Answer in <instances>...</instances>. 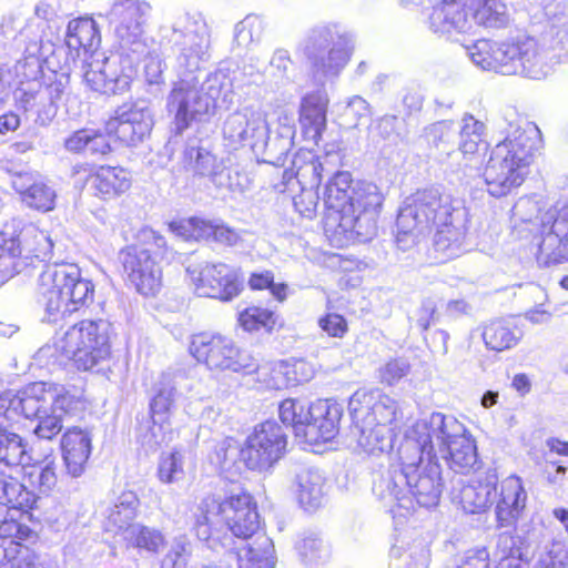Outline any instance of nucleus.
Here are the masks:
<instances>
[{
    "label": "nucleus",
    "mask_w": 568,
    "mask_h": 568,
    "mask_svg": "<svg viewBox=\"0 0 568 568\" xmlns=\"http://www.w3.org/2000/svg\"><path fill=\"white\" fill-rule=\"evenodd\" d=\"M212 184L222 192L231 194H242L248 184L247 176L241 173L237 169L226 166L224 163L212 175Z\"/></svg>",
    "instance_id": "nucleus-55"
},
{
    "label": "nucleus",
    "mask_w": 568,
    "mask_h": 568,
    "mask_svg": "<svg viewBox=\"0 0 568 568\" xmlns=\"http://www.w3.org/2000/svg\"><path fill=\"white\" fill-rule=\"evenodd\" d=\"M534 568H568V551L561 544H552L539 555Z\"/></svg>",
    "instance_id": "nucleus-63"
},
{
    "label": "nucleus",
    "mask_w": 568,
    "mask_h": 568,
    "mask_svg": "<svg viewBox=\"0 0 568 568\" xmlns=\"http://www.w3.org/2000/svg\"><path fill=\"white\" fill-rule=\"evenodd\" d=\"M469 214L465 201L437 189L417 191L406 200L396 220V242L400 250L413 246L417 237L436 229L434 248L446 258L465 250Z\"/></svg>",
    "instance_id": "nucleus-2"
},
{
    "label": "nucleus",
    "mask_w": 568,
    "mask_h": 568,
    "mask_svg": "<svg viewBox=\"0 0 568 568\" xmlns=\"http://www.w3.org/2000/svg\"><path fill=\"white\" fill-rule=\"evenodd\" d=\"M154 124L151 104L136 100L121 104L105 122L109 136H115L123 145L135 146L149 136Z\"/></svg>",
    "instance_id": "nucleus-21"
},
{
    "label": "nucleus",
    "mask_w": 568,
    "mask_h": 568,
    "mask_svg": "<svg viewBox=\"0 0 568 568\" xmlns=\"http://www.w3.org/2000/svg\"><path fill=\"white\" fill-rule=\"evenodd\" d=\"M190 353L211 369L250 373L257 368L255 358L248 352L237 348L231 338L222 335H194L190 343Z\"/></svg>",
    "instance_id": "nucleus-16"
},
{
    "label": "nucleus",
    "mask_w": 568,
    "mask_h": 568,
    "mask_svg": "<svg viewBox=\"0 0 568 568\" xmlns=\"http://www.w3.org/2000/svg\"><path fill=\"white\" fill-rule=\"evenodd\" d=\"M29 479L32 486L37 487L42 494H48L57 485L55 468L52 463L42 467L34 468L29 473Z\"/></svg>",
    "instance_id": "nucleus-62"
},
{
    "label": "nucleus",
    "mask_w": 568,
    "mask_h": 568,
    "mask_svg": "<svg viewBox=\"0 0 568 568\" xmlns=\"http://www.w3.org/2000/svg\"><path fill=\"white\" fill-rule=\"evenodd\" d=\"M281 422L293 428L295 437L306 443L308 406L302 400L286 398L278 406Z\"/></svg>",
    "instance_id": "nucleus-44"
},
{
    "label": "nucleus",
    "mask_w": 568,
    "mask_h": 568,
    "mask_svg": "<svg viewBox=\"0 0 568 568\" xmlns=\"http://www.w3.org/2000/svg\"><path fill=\"white\" fill-rule=\"evenodd\" d=\"M149 3L139 0H115L109 12L119 44V52L138 63L149 52L144 26L150 13Z\"/></svg>",
    "instance_id": "nucleus-15"
},
{
    "label": "nucleus",
    "mask_w": 568,
    "mask_h": 568,
    "mask_svg": "<svg viewBox=\"0 0 568 568\" xmlns=\"http://www.w3.org/2000/svg\"><path fill=\"white\" fill-rule=\"evenodd\" d=\"M158 477L163 484H172L183 479V455L180 452L162 454L158 466Z\"/></svg>",
    "instance_id": "nucleus-58"
},
{
    "label": "nucleus",
    "mask_w": 568,
    "mask_h": 568,
    "mask_svg": "<svg viewBox=\"0 0 568 568\" xmlns=\"http://www.w3.org/2000/svg\"><path fill=\"white\" fill-rule=\"evenodd\" d=\"M425 442L412 429L398 448L400 467H390L373 481V494L389 511L414 510L415 504L432 508L439 503L444 481L435 455L427 456Z\"/></svg>",
    "instance_id": "nucleus-3"
},
{
    "label": "nucleus",
    "mask_w": 568,
    "mask_h": 568,
    "mask_svg": "<svg viewBox=\"0 0 568 568\" xmlns=\"http://www.w3.org/2000/svg\"><path fill=\"white\" fill-rule=\"evenodd\" d=\"M348 409L353 436L363 452L377 456L393 449L390 425L402 416L395 399L379 389H358L351 396Z\"/></svg>",
    "instance_id": "nucleus-5"
},
{
    "label": "nucleus",
    "mask_w": 568,
    "mask_h": 568,
    "mask_svg": "<svg viewBox=\"0 0 568 568\" xmlns=\"http://www.w3.org/2000/svg\"><path fill=\"white\" fill-rule=\"evenodd\" d=\"M343 406L333 399H320L308 405L306 443L316 445L333 439L338 433Z\"/></svg>",
    "instance_id": "nucleus-25"
},
{
    "label": "nucleus",
    "mask_w": 568,
    "mask_h": 568,
    "mask_svg": "<svg viewBox=\"0 0 568 568\" xmlns=\"http://www.w3.org/2000/svg\"><path fill=\"white\" fill-rule=\"evenodd\" d=\"M170 42L176 51L175 68L180 80L166 105L174 114L176 132L182 133L192 122L213 113L196 87V74L212 58V28L201 12H181L171 24Z\"/></svg>",
    "instance_id": "nucleus-1"
},
{
    "label": "nucleus",
    "mask_w": 568,
    "mask_h": 568,
    "mask_svg": "<svg viewBox=\"0 0 568 568\" xmlns=\"http://www.w3.org/2000/svg\"><path fill=\"white\" fill-rule=\"evenodd\" d=\"M329 99L325 90L305 94L300 104V124L306 140L318 143L327 124Z\"/></svg>",
    "instance_id": "nucleus-27"
},
{
    "label": "nucleus",
    "mask_w": 568,
    "mask_h": 568,
    "mask_svg": "<svg viewBox=\"0 0 568 568\" xmlns=\"http://www.w3.org/2000/svg\"><path fill=\"white\" fill-rule=\"evenodd\" d=\"M165 239L152 229H142L139 243L120 251L123 272L136 291L145 296L154 295L162 285V267L152 247H165Z\"/></svg>",
    "instance_id": "nucleus-13"
},
{
    "label": "nucleus",
    "mask_w": 568,
    "mask_h": 568,
    "mask_svg": "<svg viewBox=\"0 0 568 568\" xmlns=\"http://www.w3.org/2000/svg\"><path fill=\"white\" fill-rule=\"evenodd\" d=\"M239 322L247 332L258 331L260 328L270 331L275 324V316L267 308L251 306L240 313Z\"/></svg>",
    "instance_id": "nucleus-57"
},
{
    "label": "nucleus",
    "mask_w": 568,
    "mask_h": 568,
    "mask_svg": "<svg viewBox=\"0 0 568 568\" xmlns=\"http://www.w3.org/2000/svg\"><path fill=\"white\" fill-rule=\"evenodd\" d=\"M13 424L0 418V469L18 471L27 456L22 438L8 427Z\"/></svg>",
    "instance_id": "nucleus-40"
},
{
    "label": "nucleus",
    "mask_w": 568,
    "mask_h": 568,
    "mask_svg": "<svg viewBox=\"0 0 568 568\" xmlns=\"http://www.w3.org/2000/svg\"><path fill=\"white\" fill-rule=\"evenodd\" d=\"M12 187L28 206L50 211L54 206L55 192L31 173H19L12 178Z\"/></svg>",
    "instance_id": "nucleus-31"
},
{
    "label": "nucleus",
    "mask_w": 568,
    "mask_h": 568,
    "mask_svg": "<svg viewBox=\"0 0 568 568\" xmlns=\"http://www.w3.org/2000/svg\"><path fill=\"white\" fill-rule=\"evenodd\" d=\"M459 130V146L456 153L475 154L479 145L484 143L483 134L485 124L476 120L473 115L466 114Z\"/></svg>",
    "instance_id": "nucleus-52"
},
{
    "label": "nucleus",
    "mask_w": 568,
    "mask_h": 568,
    "mask_svg": "<svg viewBox=\"0 0 568 568\" xmlns=\"http://www.w3.org/2000/svg\"><path fill=\"white\" fill-rule=\"evenodd\" d=\"M124 540L129 546L148 554H158L165 544L162 531L142 524L131 526L124 535Z\"/></svg>",
    "instance_id": "nucleus-45"
},
{
    "label": "nucleus",
    "mask_w": 568,
    "mask_h": 568,
    "mask_svg": "<svg viewBox=\"0 0 568 568\" xmlns=\"http://www.w3.org/2000/svg\"><path fill=\"white\" fill-rule=\"evenodd\" d=\"M355 33L339 22H322L306 33L301 50L315 81L337 78L355 49Z\"/></svg>",
    "instance_id": "nucleus-10"
},
{
    "label": "nucleus",
    "mask_w": 568,
    "mask_h": 568,
    "mask_svg": "<svg viewBox=\"0 0 568 568\" xmlns=\"http://www.w3.org/2000/svg\"><path fill=\"white\" fill-rule=\"evenodd\" d=\"M324 481L317 469H302L296 475L297 498L305 510L312 511L321 506L324 498Z\"/></svg>",
    "instance_id": "nucleus-41"
},
{
    "label": "nucleus",
    "mask_w": 568,
    "mask_h": 568,
    "mask_svg": "<svg viewBox=\"0 0 568 568\" xmlns=\"http://www.w3.org/2000/svg\"><path fill=\"white\" fill-rule=\"evenodd\" d=\"M206 221L199 217L181 219L169 224L170 231L176 236L190 241L206 236Z\"/></svg>",
    "instance_id": "nucleus-60"
},
{
    "label": "nucleus",
    "mask_w": 568,
    "mask_h": 568,
    "mask_svg": "<svg viewBox=\"0 0 568 568\" xmlns=\"http://www.w3.org/2000/svg\"><path fill=\"white\" fill-rule=\"evenodd\" d=\"M260 528L256 505L247 493L222 499L209 495L193 511V530L213 551H232L240 541L251 538Z\"/></svg>",
    "instance_id": "nucleus-4"
},
{
    "label": "nucleus",
    "mask_w": 568,
    "mask_h": 568,
    "mask_svg": "<svg viewBox=\"0 0 568 568\" xmlns=\"http://www.w3.org/2000/svg\"><path fill=\"white\" fill-rule=\"evenodd\" d=\"M527 493L518 476H509L500 484V495L496 505V519L500 527L515 526L526 508Z\"/></svg>",
    "instance_id": "nucleus-30"
},
{
    "label": "nucleus",
    "mask_w": 568,
    "mask_h": 568,
    "mask_svg": "<svg viewBox=\"0 0 568 568\" xmlns=\"http://www.w3.org/2000/svg\"><path fill=\"white\" fill-rule=\"evenodd\" d=\"M275 129H271L263 112L243 108L231 113L223 125V136L233 146L246 144L253 150L286 154L296 134L295 115L292 110L278 109Z\"/></svg>",
    "instance_id": "nucleus-7"
},
{
    "label": "nucleus",
    "mask_w": 568,
    "mask_h": 568,
    "mask_svg": "<svg viewBox=\"0 0 568 568\" xmlns=\"http://www.w3.org/2000/svg\"><path fill=\"white\" fill-rule=\"evenodd\" d=\"M296 549L302 561L310 566H320L329 559L328 545L318 536L311 534L301 539Z\"/></svg>",
    "instance_id": "nucleus-51"
},
{
    "label": "nucleus",
    "mask_w": 568,
    "mask_h": 568,
    "mask_svg": "<svg viewBox=\"0 0 568 568\" xmlns=\"http://www.w3.org/2000/svg\"><path fill=\"white\" fill-rule=\"evenodd\" d=\"M176 397V387L170 374H162L154 387V395L150 402L152 427L150 428L152 443L150 446H160L168 439L171 430L169 423L170 412Z\"/></svg>",
    "instance_id": "nucleus-24"
},
{
    "label": "nucleus",
    "mask_w": 568,
    "mask_h": 568,
    "mask_svg": "<svg viewBox=\"0 0 568 568\" xmlns=\"http://www.w3.org/2000/svg\"><path fill=\"white\" fill-rule=\"evenodd\" d=\"M264 30V20L258 16L248 14L236 23L234 28V42L241 48L248 49L262 40Z\"/></svg>",
    "instance_id": "nucleus-53"
},
{
    "label": "nucleus",
    "mask_w": 568,
    "mask_h": 568,
    "mask_svg": "<svg viewBox=\"0 0 568 568\" xmlns=\"http://www.w3.org/2000/svg\"><path fill=\"white\" fill-rule=\"evenodd\" d=\"M483 339L488 348L503 352L517 345L520 336L504 321H494L484 328Z\"/></svg>",
    "instance_id": "nucleus-48"
},
{
    "label": "nucleus",
    "mask_w": 568,
    "mask_h": 568,
    "mask_svg": "<svg viewBox=\"0 0 568 568\" xmlns=\"http://www.w3.org/2000/svg\"><path fill=\"white\" fill-rule=\"evenodd\" d=\"M140 500L132 490L122 491L106 510L104 528L108 531L125 535L133 526Z\"/></svg>",
    "instance_id": "nucleus-35"
},
{
    "label": "nucleus",
    "mask_w": 568,
    "mask_h": 568,
    "mask_svg": "<svg viewBox=\"0 0 568 568\" xmlns=\"http://www.w3.org/2000/svg\"><path fill=\"white\" fill-rule=\"evenodd\" d=\"M9 236L14 240V246L19 247L18 254L26 267H36L34 262L42 263L51 258L53 242L47 232L36 225H24L18 233L9 231Z\"/></svg>",
    "instance_id": "nucleus-29"
},
{
    "label": "nucleus",
    "mask_w": 568,
    "mask_h": 568,
    "mask_svg": "<svg viewBox=\"0 0 568 568\" xmlns=\"http://www.w3.org/2000/svg\"><path fill=\"white\" fill-rule=\"evenodd\" d=\"M193 554V544L186 535L174 537L160 561V568H186Z\"/></svg>",
    "instance_id": "nucleus-50"
},
{
    "label": "nucleus",
    "mask_w": 568,
    "mask_h": 568,
    "mask_svg": "<svg viewBox=\"0 0 568 568\" xmlns=\"http://www.w3.org/2000/svg\"><path fill=\"white\" fill-rule=\"evenodd\" d=\"M83 65V80L87 85L102 94H120L130 89L136 75L138 62L123 53L116 52L109 57L93 59Z\"/></svg>",
    "instance_id": "nucleus-18"
},
{
    "label": "nucleus",
    "mask_w": 568,
    "mask_h": 568,
    "mask_svg": "<svg viewBox=\"0 0 568 568\" xmlns=\"http://www.w3.org/2000/svg\"><path fill=\"white\" fill-rule=\"evenodd\" d=\"M18 251L14 240L9 236V226H6V230L0 233V287L26 268Z\"/></svg>",
    "instance_id": "nucleus-46"
},
{
    "label": "nucleus",
    "mask_w": 568,
    "mask_h": 568,
    "mask_svg": "<svg viewBox=\"0 0 568 568\" xmlns=\"http://www.w3.org/2000/svg\"><path fill=\"white\" fill-rule=\"evenodd\" d=\"M110 329L105 320H83L69 327L54 345L78 369L90 371L110 356Z\"/></svg>",
    "instance_id": "nucleus-12"
},
{
    "label": "nucleus",
    "mask_w": 568,
    "mask_h": 568,
    "mask_svg": "<svg viewBox=\"0 0 568 568\" xmlns=\"http://www.w3.org/2000/svg\"><path fill=\"white\" fill-rule=\"evenodd\" d=\"M287 436L275 420L256 425L246 437L242 448V458L251 470L267 471L286 453Z\"/></svg>",
    "instance_id": "nucleus-19"
},
{
    "label": "nucleus",
    "mask_w": 568,
    "mask_h": 568,
    "mask_svg": "<svg viewBox=\"0 0 568 568\" xmlns=\"http://www.w3.org/2000/svg\"><path fill=\"white\" fill-rule=\"evenodd\" d=\"M203 99L214 111L216 100L223 97L224 100L232 93L233 82L227 71L219 69L206 75L205 80L197 88Z\"/></svg>",
    "instance_id": "nucleus-47"
},
{
    "label": "nucleus",
    "mask_w": 568,
    "mask_h": 568,
    "mask_svg": "<svg viewBox=\"0 0 568 568\" xmlns=\"http://www.w3.org/2000/svg\"><path fill=\"white\" fill-rule=\"evenodd\" d=\"M293 62L286 50H276L270 61L267 73L275 79L276 83H284L290 80V69Z\"/></svg>",
    "instance_id": "nucleus-64"
},
{
    "label": "nucleus",
    "mask_w": 568,
    "mask_h": 568,
    "mask_svg": "<svg viewBox=\"0 0 568 568\" xmlns=\"http://www.w3.org/2000/svg\"><path fill=\"white\" fill-rule=\"evenodd\" d=\"M390 568H427L428 550L424 545L407 550L395 546L390 550Z\"/></svg>",
    "instance_id": "nucleus-56"
},
{
    "label": "nucleus",
    "mask_w": 568,
    "mask_h": 568,
    "mask_svg": "<svg viewBox=\"0 0 568 568\" xmlns=\"http://www.w3.org/2000/svg\"><path fill=\"white\" fill-rule=\"evenodd\" d=\"M33 422H37L32 433L39 439L51 440L63 428L62 416L53 409L39 415Z\"/></svg>",
    "instance_id": "nucleus-59"
},
{
    "label": "nucleus",
    "mask_w": 568,
    "mask_h": 568,
    "mask_svg": "<svg viewBox=\"0 0 568 568\" xmlns=\"http://www.w3.org/2000/svg\"><path fill=\"white\" fill-rule=\"evenodd\" d=\"M428 27L437 34L467 33L473 29V20L464 0H443L435 6L428 18Z\"/></svg>",
    "instance_id": "nucleus-28"
},
{
    "label": "nucleus",
    "mask_w": 568,
    "mask_h": 568,
    "mask_svg": "<svg viewBox=\"0 0 568 568\" xmlns=\"http://www.w3.org/2000/svg\"><path fill=\"white\" fill-rule=\"evenodd\" d=\"M425 446L427 456H440L457 473H468L478 464L475 440L464 424L454 416L433 413L415 423L412 428Z\"/></svg>",
    "instance_id": "nucleus-9"
},
{
    "label": "nucleus",
    "mask_w": 568,
    "mask_h": 568,
    "mask_svg": "<svg viewBox=\"0 0 568 568\" xmlns=\"http://www.w3.org/2000/svg\"><path fill=\"white\" fill-rule=\"evenodd\" d=\"M186 273L200 296L230 302L243 290L239 271L225 263L190 264Z\"/></svg>",
    "instance_id": "nucleus-20"
},
{
    "label": "nucleus",
    "mask_w": 568,
    "mask_h": 568,
    "mask_svg": "<svg viewBox=\"0 0 568 568\" xmlns=\"http://www.w3.org/2000/svg\"><path fill=\"white\" fill-rule=\"evenodd\" d=\"M100 43V34L97 24L91 18H79L68 23L65 32V45L69 50L75 51L80 57L93 52Z\"/></svg>",
    "instance_id": "nucleus-39"
},
{
    "label": "nucleus",
    "mask_w": 568,
    "mask_h": 568,
    "mask_svg": "<svg viewBox=\"0 0 568 568\" xmlns=\"http://www.w3.org/2000/svg\"><path fill=\"white\" fill-rule=\"evenodd\" d=\"M551 71L545 50L532 37L520 36L508 42L505 75H521L532 80L546 78Z\"/></svg>",
    "instance_id": "nucleus-23"
},
{
    "label": "nucleus",
    "mask_w": 568,
    "mask_h": 568,
    "mask_svg": "<svg viewBox=\"0 0 568 568\" xmlns=\"http://www.w3.org/2000/svg\"><path fill=\"white\" fill-rule=\"evenodd\" d=\"M474 26L501 29L508 26L510 14L503 0H464Z\"/></svg>",
    "instance_id": "nucleus-34"
},
{
    "label": "nucleus",
    "mask_w": 568,
    "mask_h": 568,
    "mask_svg": "<svg viewBox=\"0 0 568 568\" xmlns=\"http://www.w3.org/2000/svg\"><path fill=\"white\" fill-rule=\"evenodd\" d=\"M185 159L192 164L195 174L206 176L212 180V175L217 172L221 165L224 163L222 160L211 153L209 150L202 146L189 145L185 150Z\"/></svg>",
    "instance_id": "nucleus-54"
},
{
    "label": "nucleus",
    "mask_w": 568,
    "mask_h": 568,
    "mask_svg": "<svg viewBox=\"0 0 568 568\" xmlns=\"http://www.w3.org/2000/svg\"><path fill=\"white\" fill-rule=\"evenodd\" d=\"M354 184L349 172L338 171L325 185L324 202L338 214V219L344 216L346 206L349 205Z\"/></svg>",
    "instance_id": "nucleus-42"
},
{
    "label": "nucleus",
    "mask_w": 568,
    "mask_h": 568,
    "mask_svg": "<svg viewBox=\"0 0 568 568\" xmlns=\"http://www.w3.org/2000/svg\"><path fill=\"white\" fill-rule=\"evenodd\" d=\"M538 134L536 126L517 128L495 145L483 174L491 196H505L524 182Z\"/></svg>",
    "instance_id": "nucleus-8"
},
{
    "label": "nucleus",
    "mask_w": 568,
    "mask_h": 568,
    "mask_svg": "<svg viewBox=\"0 0 568 568\" xmlns=\"http://www.w3.org/2000/svg\"><path fill=\"white\" fill-rule=\"evenodd\" d=\"M87 182L97 194L114 197L131 186L129 173L120 166L100 165L89 170Z\"/></svg>",
    "instance_id": "nucleus-33"
},
{
    "label": "nucleus",
    "mask_w": 568,
    "mask_h": 568,
    "mask_svg": "<svg viewBox=\"0 0 568 568\" xmlns=\"http://www.w3.org/2000/svg\"><path fill=\"white\" fill-rule=\"evenodd\" d=\"M50 383L28 384L17 393L0 395V418L17 423L21 417L33 422L39 415L51 410Z\"/></svg>",
    "instance_id": "nucleus-22"
},
{
    "label": "nucleus",
    "mask_w": 568,
    "mask_h": 568,
    "mask_svg": "<svg viewBox=\"0 0 568 568\" xmlns=\"http://www.w3.org/2000/svg\"><path fill=\"white\" fill-rule=\"evenodd\" d=\"M94 285L82 277L73 263L43 266L38 276L37 301L43 310V321L57 323L93 302Z\"/></svg>",
    "instance_id": "nucleus-6"
},
{
    "label": "nucleus",
    "mask_w": 568,
    "mask_h": 568,
    "mask_svg": "<svg viewBox=\"0 0 568 568\" xmlns=\"http://www.w3.org/2000/svg\"><path fill=\"white\" fill-rule=\"evenodd\" d=\"M68 90L69 77L53 74L44 81L33 79L20 82L14 91V100L19 109L44 123L55 114L58 103L68 94Z\"/></svg>",
    "instance_id": "nucleus-17"
},
{
    "label": "nucleus",
    "mask_w": 568,
    "mask_h": 568,
    "mask_svg": "<svg viewBox=\"0 0 568 568\" xmlns=\"http://www.w3.org/2000/svg\"><path fill=\"white\" fill-rule=\"evenodd\" d=\"M296 183L305 191L318 187L322 182L323 164L311 152H300L293 158Z\"/></svg>",
    "instance_id": "nucleus-43"
},
{
    "label": "nucleus",
    "mask_w": 568,
    "mask_h": 568,
    "mask_svg": "<svg viewBox=\"0 0 568 568\" xmlns=\"http://www.w3.org/2000/svg\"><path fill=\"white\" fill-rule=\"evenodd\" d=\"M384 201L379 187L366 181L355 182L349 205L336 227L346 241L366 242L377 232V217Z\"/></svg>",
    "instance_id": "nucleus-14"
},
{
    "label": "nucleus",
    "mask_w": 568,
    "mask_h": 568,
    "mask_svg": "<svg viewBox=\"0 0 568 568\" xmlns=\"http://www.w3.org/2000/svg\"><path fill=\"white\" fill-rule=\"evenodd\" d=\"M65 471L73 478L80 477L87 467L92 452V436L80 427L68 428L60 440Z\"/></svg>",
    "instance_id": "nucleus-26"
},
{
    "label": "nucleus",
    "mask_w": 568,
    "mask_h": 568,
    "mask_svg": "<svg viewBox=\"0 0 568 568\" xmlns=\"http://www.w3.org/2000/svg\"><path fill=\"white\" fill-rule=\"evenodd\" d=\"M225 552L236 557L239 568H275L276 565L273 541L264 535L251 544L240 541L237 549Z\"/></svg>",
    "instance_id": "nucleus-32"
},
{
    "label": "nucleus",
    "mask_w": 568,
    "mask_h": 568,
    "mask_svg": "<svg viewBox=\"0 0 568 568\" xmlns=\"http://www.w3.org/2000/svg\"><path fill=\"white\" fill-rule=\"evenodd\" d=\"M465 49L475 65L503 74V68L508 57V42L480 39Z\"/></svg>",
    "instance_id": "nucleus-36"
},
{
    "label": "nucleus",
    "mask_w": 568,
    "mask_h": 568,
    "mask_svg": "<svg viewBox=\"0 0 568 568\" xmlns=\"http://www.w3.org/2000/svg\"><path fill=\"white\" fill-rule=\"evenodd\" d=\"M514 215L524 222H540V242L537 262L549 266L568 261V203L560 209L551 207L541 213L538 202L530 197L519 199L513 207Z\"/></svg>",
    "instance_id": "nucleus-11"
},
{
    "label": "nucleus",
    "mask_w": 568,
    "mask_h": 568,
    "mask_svg": "<svg viewBox=\"0 0 568 568\" xmlns=\"http://www.w3.org/2000/svg\"><path fill=\"white\" fill-rule=\"evenodd\" d=\"M496 493V475H486L484 480L465 485L460 489L459 503L466 513L478 514L485 511L493 505Z\"/></svg>",
    "instance_id": "nucleus-37"
},
{
    "label": "nucleus",
    "mask_w": 568,
    "mask_h": 568,
    "mask_svg": "<svg viewBox=\"0 0 568 568\" xmlns=\"http://www.w3.org/2000/svg\"><path fill=\"white\" fill-rule=\"evenodd\" d=\"M18 471L0 469V505L28 511L37 503V495L14 476Z\"/></svg>",
    "instance_id": "nucleus-38"
},
{
    "label": "nucleus",
    "mask_w": 568,
    "mask_h": 568,
    "mask_svg": "<svg viewBox=\"0 0 568 568\" xmlns=\"http://www.w3.org/2000/svg\"><path fill=\"white\" fill-rule=\"evenodd\" d=\"M29 549L30 547L10 539L0 529V565L9 564L12 568H18V564L24 557V550Z\"/></svg>",
    "instance_id": "nucleus-61"
},
{
    "label": "nucleus",
    "mask_w": 568,
    "mask_h": 568,
    "mask_svg": "<svg viewBox=\"0 0 568 568\" xmlns=\"http://www.w3.org/2000/svg\"><path fill=\"white\" fill-rule=\"evenodd\" d=\"M51 409L63 415H74L84 408L81 392L50 383Z\"/></svg>",
    "instance_id": "nucleus-49"
}]
</instances>
